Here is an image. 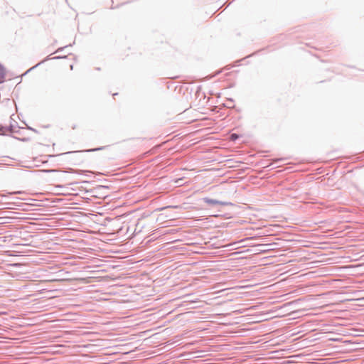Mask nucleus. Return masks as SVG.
Returning <instances> with one entry per match:
<instances>
[{"label": "nucleus", "mask_w": 364, "mask_h": 364, "mask_svg": "<svg viewBox=\"0 0 364 364\" xmlns=\"http://www.w3.org/2000/svg\"><path fill=\"white\" fill-rule=\"evenodd\" d=\"M71 46V44H70V45H68V46H65V47L59 48L55 51V53H58V52H60V51L63 50L64 48H67V47H68V46Z\"/></svg>", "instance_id": "6e6552de"}, {"label": "nucleus", "mask_w": 364, "mask_h": 364, "mask_svg": "<svg viewBox=\"0 0 364 364\" xmlns=\"http://www.w3.org/2000/svg\"><path fill=\"white\" fill-rule=\"evenodd\" d=\"M48 59H49V58H48V57H47V58H45V60H43L41 63H43V62H44V61H46V60H48Z\"/></svg>", "instance_id": "4468645a"}, {"label": "nucleus", "mask_w": 364, "mask_h": 364, "mask_svg": "<svg viewBox=\"0 0 364 364\" xmlns=\"http://www.w3.org/2000/svg\"><path fill=\"white\" fill-rule=\"evenodd\" d=\"M6 127V129L7 132H14V127L13 125H9V126H5Z\"/></svg>", "instance_id": "0eeeda50"}, {"label": "nucleus", "mask_w": 364, "mask_h": 364, "mask_svg": "<svg viewBox=\"0 0 364 364\" xmlns=\"http://www.w3.org/2000/svg\"><path fill=\"white\" fill-rule=\"evenodd\" d=\"M107 148L106 146H100V147H97V148H94V149H87V150H85V151H68L66 153H65L64 154H74V153H78V152H83V151H86V152H94V151H100V150H104Z\"/></svg>", "instance_id": "7ed1b4c3"}, {"label": "nucleus", "mask_w": 364, "mask_h": 364, "mask_svg": "<svg viewBox=\"0 0 364 364\" xmlns=\"http://www.w3.org/2000/svg\"><path fill=\"white\" fill-rule=\"evenodd\" d=\"M5 128H6L5 126L0 125V135H6V132L7 131Z\"/></svg>", "instance_id": "423d86ee"}, {"label": "nucleus", "mask_w": 364, "mask_h": 364, "mask_svg": "<svg viewBox=\"0 0 364 364\" xmlns=\"http://www.w3.org/2000/svg\"><path fill=\"white\" fill-rule=\"evenodd\" d=\"M4 203H0V209L4 208Z\"/></svg>", "instance_id": "ddd939ff"}, {"label": "nucleus", "mask_w": 364, "mask_h": 364, "mask_svg": "<svg viewBox=\"0 0 364 364\" xmlns=\"http://www.w3.org/2000/svg\"><path fill=\"white\" fill-rule=\"evenodd\" d=\"M34 236L33 235L28 234L27 232H20V235L18 236V238L20 240V242H23L21 245H31V239Z\"/></svg>", "instance_id": "f03ea898"}, {"label": "nucleus", "mask_w": 364, "mask_h": 364, "mask_svg": "<svg viewBox=\"0 0 364 364\" xmlns=\"http://www.w3.org/2000/svg\"><path fill=\"white\" fill-rule=\"evenodd\" d=\"M44 172H55V173H58V174H60V176H63L65 172L63 171H58V170H54V169H48V170H43Z\"/></svg>", "instance_id": "39448f33"}, {"label": "nucleus", "mask_w": 364, "mask_h": 364, "mask_svg": "<svg viewBox=\"0 0 364 364\" xmlns=\"http://www.w3.org/2000/svg\"><path fill=\"white\" fill-rule=\"evenodd\" d=\"M41 63H39L36 64V65L35 67L38 66V65H40Z\"/></svg>", "instance_id": "dca6fc26"}, {"label": "nucleus", "mask_w": 364, "mask_h": 364, "mask_svg": "<svg viewBox=\"0 0 364 364\" xmlns=\"http://www.w3.org/2000/svg\"><path fill=\"white\" fill-rule=\"evenodd\" d=\"M74 171L76 172V173H80V172H82V171L76 170V171Z\"/></svg>", "instance_id": "2eb2a0df"}, {"label": "nucleus", "mask_w": 364, "mask_h": 364, "mask_svg": "<svg viewBox=\"0 0 364 364\" xmlns=\"http://www.w3.org/2000/svg\"><path fill=\"white\" fill-rule=\"evenodd\" d=\"M237 138V135L235 134H233L231 135V139L233 140H235Z\"/></svg>", "instance_id": "9d476101"}, {"label": "nucleus", "mask_w": 364, "mask_h": 364, "mask_svg": "<svg viewBox=\"0 0 364 364\" xmlns=\"http://www.w3.org/2000/svg\"><path fill=\"white\" fill-rule=\"evenodd\" d=\"M28 129H30V130H31V131H33V132H37V130H36V129H33V128L28 127Z\"/></svg>", "instance_id": "f8f14e48"}, {"label": "nucleus", "mask_w": 364, "mask_h": 364, "mask_svg": "<svg viewBox=\"0 0 364 364\" xmlns=\"http://www.w3.org/2000/svg\"><path fill=\"white\" fill-rule=\"evenodd\" d=\"M203 200L210 206H215L217 205H233V203L228 201H220L215 199L209 198L208 197L203 198Z\"/></svg>", "instance_id": "f257e3e1"}, {"label": "nucleus", "mask_w": 364, "mask_h": 364, "mask_svg": "<svg viewBox=\"0 0 364 364\" xmlns=\"http://www.w3.org/2000/svg\"><path fill=\"white\" fill-rule=\"evenodd\" d=\"M5 77V70L4 67L0 64V83L4 81Z\"/></svg>", "instance_id": "20e7f679"}, {"label": "nucleus", "mask_w": 364, "mask_h": 364, "mask_svg": "<svg viewBox=\"0 0 364 364\" xmlns=\"http://www.w3.org/2000/svg\"><path fill=\"white\" fill-rule=\"evenodd\" d=\"M65 58V56H55L54 58H53V59H60V58Z\"/></svg>", "instance_id": "9b49d317"}, {"label": "nucleus", "mask_w": 364, "mask_h": 364, "mask_svg": "<svg viewBox=\"0 0 364 364\" xmlns=\"http://www.w3.org/2000/svg\"><path fill=\"white\" fill-rule=\"evenodd\" d=\"M182 181V178H178L176 180L175 183H177L178 186H181V181Z\"/></svg>", "instance_id": "1a4fd4ad"}]
</instances>
